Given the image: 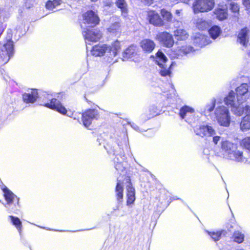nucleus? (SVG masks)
Here are the masks:
<instances>
[{
	"label": "nucleus",
	"instance_id": "nucleus-1",
	"mask_svg": "<svg viewBox=\"0 0 250 250\" xmlns=\"http://www.w3.org/2000/svg\"><path fill=\"white\" fill-rule=\"evenodd\" d=\"M124 184L126 185V204L127 206H130L134 204L136 200V192L131 182V177L126 172L118 176L115 188V197L118 202L120 203L123 202Z\"/></svg>",
	"mask_w": 250,
	"mask_h": 250
},
{
	"label": "nucleus",
	"instance_id": "nucleus-2",
	"mask_svg": "<svg viewBox=\"0 0 250 250\" xmlns=\"http://www.w3.org/2000/svg\"><path fill=\"white\" fill-rule=\"evenodd\" d=\"M104 147L108 153H112L113 155H115V158L113 159L115 163L114 167L117 170L123 172L121 173L119 176L126 172L127 173V171L125 170V168L124 166V163L126 162V157L125 156L123 150L119 148V153H118L117 150L113 149L108 144H107ZM128 174L129 175L128 173Z\"/></svg>",
	"mask_w": 250,
	"mask_h": 250
},
{
	"label": "nucleus",
	"instance_id": "nucleus-3",
	"mask_svg": "<svg viewBox=\"0 0 250 250\" xmlns=\"http://www.w3.org/2000/svg\"><path fill=\"white\" fill-rule=\"evenodd\" d=\"M215 5V0H194L192 9L195 14L206 13L212 10Z\"/></svg>",
	"mask_w": 250,
	"mask_h": 250
},
{
	"label": "nucleus",
	"instance_id": "nucleus-4",
	"mask_svg": "<svg viewBox=\"0 0 250 250\" xmlns=\"http://www.w3.org/2000/svg\"><path fill=\"white\" fill-rule=\"evenodd\" d=\"M79 114H81L83 125L87 128H89L94 120H97L100 117L98 110L95 108L86 109Z\"/></svg>",
	"mask_w": 250,
	"mask_h": 250
},
{
	"label": "nucleus",
	"instance_id": "nucleus-5",
	"mask_svg": "<svg viewBox=\"0 0 250 250\" xmlns=\"http://www.w3.org/2000/svg\"><path fill=\"white\" fill-rule=\"evenodd\" d=\"M83 22L93 28L100 24L101 20L96 11L88 10L82 15Z\"/></svg>",
	"mask_w": 250,
	"mask_h": 250
},
{
	"label": "nucleus",
	"instance_id": "nucleus-6",
	"mask_svg": "<svg viewBox=\"0 0 250 250\" xmlns=\"http://www.w3.org/2000/svg\"><path fill=\"white\" fill-rule=\"evenodd\" d=\"M47 100L48 101L46 102H43V103L41 104V105L49 109L56 111L59 113L63 115H65L67 114V109L57 99L55 98L49 99L47 97H44L43 99V100Z\"/></svg>",
	"mask_w": 250,
	"mask_h": 250
},
{
	"label": "nucleus",
	"instance_id": "nucleus-7",
	"mask_svg": "<svg viewBox=\"0 0 250 250\" xmlns=\"http://www.w3.org/2000/svg\"><path fill=\"white\" fill-rule=\"evenodd\" d=\"M215 115L216 119L220 125L229 126L230 123V119L229 110L224 106H219L215 110Z\"/></svg>",
	"mask_w": 250,
	"mask_h": 250
},
{
	"label": "nucleus",
	"instance_id": "nucleus-8",
	"mask_svg": "<svg viewBox=\"0 0 250 250\" xmlns=\"http://www.w3.org/2000/svg\"><path fill=\"white\" fill-rule=\"evenodd\" d=\"M82 35L86 43L97 42L102 38L101 32L97 29L85 28L83 31Z\"/></svg>",
	"mask_w": 250,
	"mask_h": 250
},
{
	"label": "nucleus",
	"instance_id": "nucleus-9",
	"mask_svg": "<svg viewBox=\"0 0 250 250\" xmlns=\"http://www.w3.org/2000/svg\"><path fill=\"white\" fill-rule=\"evenodd\" d=\"M156 39L163 46L168 48H172L175 43L173 35L167 31L158 33Z\"/></svg>",
	"mask_w": 250,
	"mask_h": 250
},
{
	"label": "nucleus",
	"instance_id": "nucleus-10",
	"mask_svg": "<svg viewBox=\"0 0 250 250\" xmlns=\"http://www.w3.org/2000/svg\"><path fill=\"white\" fill-rule=\"evenodd\" d=\"M2 190L6 205L9 207L13 205L14 207H12L11 208L15 210H18V208L19 207V198L5 186Z\"/></svg>",
	"mask_w": 250,
	"mask_h": 250
},
{
	"label": "nucleus",
	"instance_id": "nucleus-11",
	"mask_svg": "<svg viewBox=\"0 0 250 250\" xmlns=\"http://www.w3.org/2000/svg\"><path fill=\"white\" fill-rule=\"evenodd\" d=\"M14 46L12 41L8 40L0 48V63L4 64L13 53Z\"/></svg>",
	"mask_w": 250,
	"mask_h": 250
},
{
	"label": "nucleus",
	"instance_id": "nucleus-12",
	"mask_svg": "<svg viewBox=\"0 0 250 250\" xmlns=\"http://www.w3.org/2000/svg\"><path fill=\"white\" fill-rule=\"evenodd\" d=\"M146 19L149 24L154 27H161L164 26L163 20L160 14L155 10H149L146 12Z\"/></svg>",
	"mask_w": 250,
	"mask_h": 250
},
{
	"label": "nucleus",
	"instance_id": "nucleus-13",
	"mask_svg": "<svg viewBox=\"0 0 250 250\" xmlns=\"http://www.w3.org/2000/svg\"><path fill=\"white\" fill-rule=\"evenodd\" d=\"M121 49L120 42L116 40L112 42L110 45H108V49L106 51L107 61L109 62H114L116 60L114 61V58L117 55L118 52Z\"/></svg>",
	"mask_w": 250,
	"mask_h": 250
},
{
	"label": "nucleus",
	"instance_id": "nucleus-14",
	"mask_svg": "<svg viewBox=\"0 0 250 250\" xmlns=\"http://www.w3.org/2000/svg\"><path fill=\"white\" fill-rule=\"evenodd\" d=\"M194 131L197 135L204 137L207 134L212 136L215 134V131L211 126L208 125H199L195 127Z\"/></svg>",
	"mask_w": 250,
	"mask_h": 250
},
{
	"label": "nucleus",
	"instance_id": "nucleus-15",
	"mask_svg": "<svg viewBox=\"0 0 250 250\" xmlns=\"http://www.w3.org/2000/svg\"><path fill=\"white\" fill-rule=\"evenodd\" d=\"M140 46L145 53H151L156 47L154 41L150 39H144L140 42Z\"/></svg>",
	"mask_w": 250,
	"mask_h": 250
},
{
	"label": "nucleus",
	"instance_id": "nucleus-16",
	"mask_svg": "<svg viewBox=\"0 0 250 250\" xmlns=\"http://www.w3.org/2000/svg\"><path fill=\"white\" fill-rule=\"evenodd\" d=\"M250 30L248 27L245 26L240 30L237 36V41L244 46H247L249 41V33Z\"/></svg>",
	"mask_w": 250,
	"mask_h": 250
},
{
	"label": "nucleus",
	"instance_id": "nucleus-17",
	"mask_svg": "<svg viewBox=\"0 0 250 250\" xmlns=\"http://www.w3.org/2000/svg\"><path fill=\"white\" fill-rule=\"evenodd\" d=\"M249 91V85L247 83H242L236 89V95L237 99V103L239 104H242L246 101V99H243L242 97Z\"/></svg>",
	"mask_w": 250,
	"mask_h": 250
},
{
	"label": "nucleus",
	"instance_id": "nucleus-18",
	"mask_svg": "<svg viewBox=\"0 0 250 250\" xmlns=\"http://www.w3.org/2000/svg\"><path fill=\"white\" fill-rule=\"evenodd\" d=\"M39 97L37 89H32L30 92L24 93L22 95V101L26 104H32L35 102Z\"/></svg>",
	"mask_w": 250,
	"mask_h": 250
},
{
	"label": "nucleus",
	"instance_id": "nucleus-19",
	"mask_svg": "<svg viewBox=\"0 0 250 250\" xmlns=\"http://www.w3.org/2000/svg\"><path fill=\"white\" fill-rule=\"evenodd\" d=\"M213 13L215 15L216 18L219 21H223L228 18V10L227 7H224L223 5L221 6L219 5L214 9Z\"/></svg>",
	"mask_w": 250,
	"mask_h": 250
},
{
	"label": "nucleus",
	"instance_id": "nucleus-20",
	"mask_svg": "<svg viewBox=\"0 0 250 250\" xmlns=\"http://www.w3.org/2000/svg\"><path fill=\"white\" fill-rule=\"evenodd\" d=\"M108 45L98 43L94 45L91 50V54L95 57L103 56L107 51Z\"/></svg>",
	"mask_w": 250,
	"mask_h": 250
},
{
	"label": "nucleus",
	"instance_id": "nucleus-21",
	"mask_svg": "<svg viewBox=\"0 0 250 250\" xmlns=\"http://www.w3.org/2000/svg\"><path fill=\"white\" fill-rule=\"evenodd\" d=\"M137 55V47L131 44L127 47L123 52L122 56L124 61H127Z\"/></svg>",
	"mask_w": 250,
	"mask_h": 250
},
{
	"label": "nucleus",
	"instance_id": "nucleus-22",
	"mask_svg": "<svg viewBox=\"0 0 250 250\" xmlns=\"http://www.w3.org/2000/svg\"><path fill=\"white\" fill-rule=\"evenodd\" d=\"M238 147L237 144L230 142L228 141H223L221 142V149L228 153L229 157H231V153L233 150L236 149Z\"/></svg>",
	"mask_w": 250,
	"mask_h": 250
},
{
	"label": "nucleus",
	"instance_id": "nucleus-23",
	"mask_svg": "<svg viewBox=\"0 0 250 250\" xmlns=\"http://www.w3.org/2000/svg\"><path fill=\"white\" fill-rule=\"evenodd\" d=\"M155 57L157 60L155 63L159 66L161 69L164 68L165 63L168 61V59L163 52L160 49L158 50L155 54Z\"/></svg>",
	"mask_w": 250,
	"mask_h": 250
},
{
	"label": "nucleus",
	"instance_id": "nucleus-24",
	"mask_svg": "<svg viewBox=\"0 0 250 250\" xmlns=\"http://www.w3.org/2000/svg\"><path fill=\"white\" fill-rule=\"evenodd\" d=\"M161 19L163 20L164 26L166 23H170L173 22V16L172 13L166 8L161 9L160 10Z\"/></svg>",
	"mask_w": 250,
	"mask_h": 250
},
{
	"label": "nucleus",
	"instance_id": "nucleus-25",
	"mask_svg": "<svg viewBox=\"0 0 250 250\" xmlns=\"http://www.w3.org/2000/svg\"><path fill=\"white\" fill-rule=\"evenodd\" d=\"M115 4L120 9L122 16L126 17L128 13V4L125 0H116Z\"/></svg>",
	"mask_w": 250,
	"mask_h": 250
},
{
	"label": "nucleus",
	"instance_id": "nucleus-26",
	"mask_svg": "<svg viewBox=\"0 0 250 250\" xmlns=\"http://www.w3.org/2000/svg\"><path fill=\"white\" fill-rule=\"evenodd\" d=\"M173 33L178 41H185L189 37L187 32L184 29L177 28L174 31Z\"/></svg>",
	"mask_w": 250,
	"mask_h": 250
},
{
	"label": "nucleus",
	"instance_id": "nucleus-27",
	"mask_svg": "<svg viewBox=\"0 0 250 250\" xmlns=\"http://www.w3.org/2000/svg\"><path fill=\"white\" fill-rule=\"evenodd\" d=\"M240 129L244 132L250 129V115L248 114L243 117L240 123Z\"/></svg>",
	"mask_w": 250,
	"mask_h": 250
},
{
	"label": "nucleus",
	"instance_id": "nucleus-28",
	"mask_svg": "<svg viewBox=\"0 0 250 250\" xmlns=\"http://www.w3.org/2000/svg\"><path fill=\"white\" fill-rule=\"evenodd\" d=\"M108 32L117 34L121 32V24L120 21H116L112 23L107 29Z\"/></svg>",
	"mask_w": 250,
	"mask_h": 250
},
{
	"label": "nucleus",
	"instance_id": "nucleus-29",
	"mask_svg": "<svg viewBox=\"0 0 250 250\" xmlns=\"http://www.w3.org/2000/svg\"><path fill=\"white\" fill-rule=\"evenodd\" d=\"M194 112V108L189 106L185 105L180 108L179 115L182 119H184L188 114H193Z\"/></svg>",
	"mask_w": 250,
	"mask_h": 250
},
{
	"label": "nucleus",
	"instance_id": "nucleus-30",
	"mask_svg": "<svg viewBox=\"0 0 250 250\" xmlns=\"http://www.w3.org/2000/svg\"><path fill=\"white\" fill-rule=\"evenodd\" d=\"M9 218L10 219L12 224L17 228L18 229L19 233L20 235L21 234L22 231V223L20 219L16 216H14L13 215H10L9 216Z\"/></svg>",
	"mask_w": 250,
	"mask_h": 250
},
{
	"label": "nucleus",
	"instance_id": "nucleus-31",
	"mask_svg": "<svg viewBox=\"0 0 250 250\" xmlns=\"http://www.w3.org/2000/svg\"><path fill=\"white\" fill-rule=\"evenodd\" d=\"M208 234L214 241L216 242L221 239L222 235H225L227 231L222 229L216 231H209Z\"/></svg>",
	"mask_w": 250,
	"mask_h": 250
},
{
	"label": "nucleus",
	"instance_id": "nucleus-32",
	"mask_svg": "<svg viewBox=\"0 0 250 250\" xmlns=\"http://www.w3.org/2000/svg\"><path fill=\"white\" fill-rule=\"evenodd\" d=\"M208 33L213 39L217 38L221 33V29L218 25H213L208 30Z\"/></svg>",
	"mask_w": 250,
	"mask_h": 250
},
{
	"label": "nucleus",
	"instance_id": "nucleus-33",
	"mask_svg": "<svg viewBox=\"0 0 250 250\" xmlns=\"http://www.w3.org/2000/svg\"><path fill=\"white\" fill-rule=\"evenodd\" d=\"M235 94L233 91L229 92L228 96L225 98L224 101L225 104L228 105H230L231 107H234L235 105Z\"/></svg>",
	"mask_w": 250,
	"mask_h": 250
},
{
	"label": "nucleus",
	"instance_id": "nucleus-34",
	"mask_svg": "<svg viewBox=\"0 0 250 250\" xmlns=\"http://www.w3.org/2000/svg\"><path fill=\"white\" fill-rule=\"evenodd\" d=\"M229 9L234 14L237 21H238L239 19V16L240 15V6L239 4L236 2H231L229 3Z\"/></svg>",
	"mask_w": 250,
	"mask_h": 250
},
{
	"label": "nucleus",
	"instance_id": "nucleus-35",
	"mask_svg": "<svg viewBox=\"0 0 250 250\" xmlns=\"http://www.w3.org/2000/svg\"><path fill=\"white\" fill-rule=\"evenodd\" d=\"M176 65L177 64L176 62H172L170 66L167 68L165 66L164 69H160L159 72L160 74L163 77L170 76L173 67L176 66Z\"/></svg>",
	"mask_w": 250,
	"mask_h": 250
},
{
	"label": "nucleus",
	"instance_id": "nucleus-36",
	"mask_svg": "<svg viewBox=\"0 0 250 250\" xmlns=\"http://www.w3.org/2000/svg\"><path fill=\"white\" fill-rule=\"evenodd\" d=\"M62 2V0H48L45 3V7L48 10H53L61 5Z\"/></svg>",
	"mask_w": 250,
	"mask_h": 250
},
{
	"label": "nucleus",
	"instance_id": "nucleus-37",
	"mask_svg": "<svg viewBox=\"0 0 250 250\" xmlns=\"http://www.w3.org/2000/svg\"><path fill=\"white\" fill-rule=\"evenodd\" d=\"M244 234L239 231H235L232 236L233 241L238 244L242 243L244 240Z\"/></svg>",
	"mask_w": 250,
	"mask_h": 250
},
{
	"label": "nucleus",
	"instance_id": "nucleus-38",
	"mask_svg": "<svg viewBox=\"0 0 250 250\" xmlns=\"http://www.w3.org/2000/svg\"><path fill=\"white\" fill-rule=\"evenodd\" d=\"M231 155L234 157L235 161L237 162H241L244 160L243 152L237 150V148L233 150L231 153Z\"/></svg>",
	"mask_w": 250,
	"mask_h": 250
},
{
	"label": "nucleus",
	"instance_id": "nucleus-39",
	"mask_svg": "<svg viewBox=\"0 0 250 250\" xmlns=\"http://www.w3.org/2000/svg\"><path fill=\"white\" fill-rule=\"evenodd\" d=\"M208 22L202 19H199L196 22V27L200 30H205L208 27Z\"/></svg>",
	"mask_w": 250,
	"mask_h": 250
},
{
	"label": "nucleus",
	"instance_id": "nucleus-40",
	"mask_svg": "<svg viewBox=\"0 0 250 250\" xmlns=\"http://www.w3.org/2000/svg\"><path fill=\"white\" fill-rule=\"evenodd\" d=\"M240 145L243 148L250 152V137L243 138L240 142Z\"/></svg>",
	"mask_w": 250,
	"mask_h": 250
},
{
	"label": "nucleus",
	"instance_id": "nucleus-41",
	"mask_svg": "<svg viewBox=\"0 0 250 250\" xmlns=\"http://www.w3.org/2000/svg\"><path fill=\"white\" fill-rule=\"evenodd\" d=\"M192 47L189 45H183L178 48V52L181 55H187L192 51Z\"/></svg>",
	"mask_w": 250,
	"mask_h": 250
},
{
	"label": "nucleus",
	"instance_id": "nucleus-42",
	"mask_svg": "<svg viewBox=\"0 0 250 250\" xmlns=\"http://www.w3.org/2000/svg\"><path fill=\"white\" fill-rule=\"evenodd\" d=\"M92 94L91 93H88L84 95V99L86 101V102L88 104L90 105H94V103L93 100V98H92Z\"/></svg>",
	"mask_w": 250,
	"mask_h": 250
},
{
	"label": "nucleus",
	"instance_id": "nucleus-43",
	"mask_svg": "<svg viewBox=\"0 0 250 250\" xmlns=\"http://www.w3.org/2000/svg\"><path fill=\"white\" fill-rule=\"evenodd\" d=\"M242 4L246 10H250V0H242Z\"/></svg>",
	"mask_w": 250,
	"mask_h": 250
},
{
	"label": "nucleus",
	"instance_id": "nucleus-44",
	"mask_svg": "<svg viewBox=\"0 0 250 250\" xmlns=\"http://www.w3.org/2000/svg\"><path fill=\"white\" fill-rule=\"evenodd\" d=\"M215 105H216V102L214 100L212 102L211 104L210 105H209V107L208 109V111L209 112H212L214 109Z\"/></svg>",
	"mask_w": 250,
	"mask_h": 250
},
{
	"label": "nucleus",
	"instance_id": "nucleus-45",
	"mask_svg": "<svg viewBox=\"0 0 250 250\" xmlns=\"http://www.w3.org/2000/svg\"><path fill=\"white\" fill-rule=\"evenodd\" d=\"M141 1L146 5H150L152 4L154 0H140Z\"/></svg>",
	"mask_w": 250,
	"mask_h": 250
},
{
	"label": "nucleus",
	"instance_id": "nucleus-46",
	"mask_svg": "<svg viewBox=\"0 0 250 250\" xmlns=\"http://www.w3.org/2000/svg\"><path fill=\"white\" fill-rule=\"evenodd\" d=\"M28 1L29 0H26L24 2V6L27 9H29L33 6V3Z\"/></svg>",
	"mask_w": 250,
	"mask_h": 250
},
{
	"label": "nucleus",
	"instance_id": "nucleus-47",
	"mask_svg": "<svg viewBox=\"0 0 250 250\" xmlns=\"http://www.w3.org/2000/svg\"><path fill=\"white\" fill-rule=\"evenodd\" d=\"M220 139V137L219 136H214L213 138V142L215 145H217Z\"/></svg>",
	"mask_w": 250,
	"mask_h": 250
},
{
	"label": "nucleus",
	"instance_id": "nucleus-48",
	"mask_svg": "<svg viewBox=\"0 0 250 250\" xmlns=\"http://www.w3.org/2000/svg\"><path fill=\"white\" fill-rule=\"evenodd\" d=\"M178 2H180L185 4H190L191 0H176Z\"/></svg>",
	"mask_w": 250,
	"mask_h": 250
},
{
	"label": "nucleus",
	"instance_id": "nucleus-49",
	"mask_svg": "<svg viewBox=\"0 0 250 250\" xmlns=\"http://www.w3.org/2000/svg\"><path fill=\"white\" fill-rule=\"evenodd\" d=\"M4 31L2 23L0 22V36L2 34Z\"/></svg>",
	"mask_w": 250,
	"mask_h": 250
},
{
	"label": "nucleus",
	"instance_id": "nucleus-50",
	"mask_svg": "<svg viewBox=\"0 0 250 250\" xmlns=\"http://www.w3.org/2000/svg\"><path fill=\"white\" fill-rule=\"evenodd\" d=\"M182 10L177 9L175 11V14L178 16H180Z\"/></svg>",
	"mask_w": 250,
	"mask_h": 250
},
{
	"label": "nucleus",
	"instance_id": "nucleus-51",
	"mask_svg": "<svg viewBox=\"0 0 250 250\" xmlns=\"http://www.w3.org/2000/svg\"><path fill=\"white\" fill-rule=\"evenodd\" d=\"M58 95H60L61 97L62 98L63 96L65 95V94L63 92H61L58 93Z\"/></svg>",
	"mask_w": 250,
	"mask_h": 250
},
{
	"label": "nucleus",
	"instance_id": "nucleus-52",
	"mask_svg": "<svg viewBox=\"0 0 250 250\" xmlns=\"http://www.w3.org/2000/svg\"><path fill=\"white\" fill-rule=\"evenodd\" d=\"M91 0V1H92V2H96V1H97L98 0Z\"/></svg>",
	"mask_w": 250,
	"mask_h": 250
},
{
	"label": "nucleus",
	"instance_id": "nucleus-53",
	"mask_svg": "<svg viewBox=\"0 0 250 250\" xmlns=\"http://www.w3.org/2000/svg\"><path fill=\"white\" fill-rule=\"evenodd\" d=\"M156 115H157V113H156V114L154 115V116H156Z\"/></svg>",
	"mask_w": 250,
	"mask_h": 250
},
{
	"label": "nucleus",
	"instance_id": "nucleus-54",
	"mask_svg": "<svg viewBox=\"0 0 250 250\" xmlns=\"http://www.w3.org/2000/svg\"><path fill=\"white\" fill-rule=\"evenodd\" d=\"M156 115H157V113H156V114L154 115V116H156Z\"/></svg>",
	"mask_w": 250,
	"mask_h": 250
},
{
	"label": "nucleus",
	"instance_id": "nucleus-55",
	"mask_svg": "<svg viewBox=\"0 0 250 250\" xmlns=\"http://www.w3.org/2000/svg\"><path fill=\"white\" fill-rule=\"evenodd\" d=\"M156 115H157V113H156V114L154 115V116H156Z\"/></svg>",
	"mask_w": 250,
	"mask_h": 250
}]
</instances>
